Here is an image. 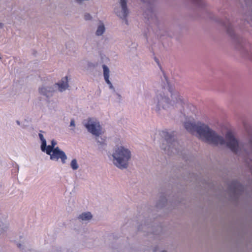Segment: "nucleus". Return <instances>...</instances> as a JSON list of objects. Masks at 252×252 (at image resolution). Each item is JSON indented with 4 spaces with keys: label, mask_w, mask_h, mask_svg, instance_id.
<instances>
[{
    "label": "nucleus",
    "mask_w": 252,
    "mask_h": 252,
    "mask_svg": "<svg viewBox=\"0 0 252 252\" xmlns=\"http://www.w3.org/2000/svg\"><path fill=\"white\" fill-rule=\"evenodd\" d=\"M54 91V89L51 86H44L39 89L40 94L47 97L51 96Z\"/></svg>",
    "instance_id": "f8f14e48"
},
{
    "label": "nucleus",
    "mask_w": 252,
    "mask_h": 252,
    "mask_svg": "<svg viewBox=\"0 0 252 252\" xmlns=\"http://www.w3.org/2000/svg\"><path fill=\"white\" fill-rule=\"evenodd\" d=\"M22 246V244H18V247H19V248H21Z\"/></svg>",
    "instance_id": "cd10ccee"
},
{
    "label": "nucleus",
    "mask_w": 252,
    "mask_h": 252,
    "mask_svg": "<svg viewBox=\"0 0 252 252\" xmlns=\"http://www.w3.org/2000/svg\"><path fill=\"white\" fill-rule=\"evenodd\" d=\"M227 33L231 37H234V44L237 50H240L242 54L246 57L252 60V49L249 44H245L242 40L235 35L233 28L231 24H229L226 28Z\"/></svg>",
    "instance_id": "39448f33"
},
{
    "label": "nucleus",
    "mask_w": 252,
    "mask_h": 252,
    "mask_svg": "<svg viewBox=\"0 0 252 252\" xmlns=\"http://www.w3.org/2000/svg\"><path fill=\"white\" fill-rule=\"evenodd\" d=\"M161 148L166 154L172 156L178 153L179 144L175 138L167 132H162Z\"/></svg>",
    "instance_id": "20e7f679"
},
{
    "label": "nucleus",
    "mask_w": 252,
    "mask_h": 252,
    "mask_svg": "<svg viewBox=\"0 0 252 252\" xmlns=\"http://www.w3.org/2000/svg\"><path fill=\"white\" fill-rule=\"evenodd\" d=\"M248 1H249V0H245V5L247 7L249 6V4H248Z\"/></svg>",
    "instance_id": "a878e982"
},
{
    "label": "nucleus",
    "mask_w": 252,
    "mask_h": 252,
    "mask_svg": "<svg viewBox=\"0 0 252 252\" xmlns=\"http://www.w3.org/2000/svg\"><path fill=\"white\" fill-rule=\"evenodd\" d=\"M154 18L155 19H156V16H155V15H154Z\"/></svg>",
    "instance_id": "7c9ffc66"
},
{
    "label": "nucleus",
    "mask_w": 252,
    "mask_h": 252,
    "mask_svg": "<svg viewBox=\"0 0 252 252\" xmlns=\"http://www.w3.org/2000/svg\"><path fill=\"white\" fill-rule=\"evenodd\" d=\"M105 30L106 29L104 24L100 22L95 32V35L98 36H101L105 32Z\"/></svg>",
    "instance_id": "f3484780"
},
{
    "label": "nucleus",
    "mask_w": 252,
    "mask_h": 252,
    "mask_svg": "<svg viewBox=\"0 0 252 252\" xmlns=\"http://www.w3.org/2000/svg\"><path fill=\"white\" fill-rule=\"evenodd\" d=\"M60 158L63 163H65L67 159V156L65 153L61 150L58 147H56L50 156V159L51 160H55L58 161Z\"/></svg>",
    "instance_id": "1a4fd4ad"
},
{
    "label": "nucleus",
    "mask_w": 252,
    "mask_h": 252,
    "mask_svg": "<svg viewBox=\"0 0 252 252\" xmlns=\"http://www.w3.org/2000/svg\"><path fill=\"white\" fill-rule=\"evenodd\" d=\"M102 68H103V69L104 78V80H105V82L109 86L110 89H111V90H113L114 92H115V89H114L112 84L111 83V82L109 80V72H110V71H109V68L105 64H103L102 65Z\"/></svg>",
    "instance_id": "9b49d317"
},
{
    "label": "nucleus",
    "mask_w": 252,
    "mask_h": 252,
    "mask_svg": "<svg viewBox=\"0 0 252 252\" xmlns=\"http://www.w3.org/2000/svg\"><path fill=\"white\" fill-rule=\"evenodd\" d=\"M4 24L2 23H0V29L3 28Z\"/></svg>",
    "instance_id": "bb28decb"
},
{
    "label": "nucleus",
    "mask_w": 252,
    "mask_h": 252,
    "mask_svg": "<svg viewBox=\"0 0 252 252\" xmlns=\"http://www.w3.org/2000/svg\"><path fill=\"white\" fill-rule=\"evenodd\" d=\"M95 136V139H96L97 143L98 144V145L99 146L102 147L103 145L105 144V139L99 137V136Z\"/></svg>",
    "instance_id": "412c9836"
},
{
    "label": "nucleus",
    "mask_w": 252,
    "mask_h": 252,
    "mask_svg": "<svg viewBox=\"0 0 252 252\" xmlns=\"http://www.w3.org/2000/svg\"><path fill=\"white\" fill-rule=\"evenodd\" d=\"M41 150L42 152H45L47 155H49L50 156L51 155H52V153H53L55 148H53L51 145L47 146V144H46L44 149H41Z\"/></svg>",
    "instance_id": "6ab92c4d"
},
{
    "label": "nucleus",
    "mask_w": 252,
    "mask_h": 252,
    "mask_svg": "<svg viewBox=\"0 0 252 252\" xmlns=\"http://www.w3.org/2000/svg\"><path fill=\"white\" fill-rule=\"evenodd\" d=\"M84 19L87 21L91 20L92 19V17L89 13H86L84 15Z\"/></svg>",
    "instance_id": "5701e85b"
},
{
    "label": "nucleus",
    "mask_w": 252,
    "mask_h": 252,
    "mask_svg": "<svg viewBox=\"0 0 252 252\" xmlns=\"http://www.w3.org/2000/svg\"><path fill=\"white\" fill-rule=\"evenodd\" d=\"M57 145V142L54 140H52V141H51V146L53 148H55V146Z\"/></svg>",
    "instance_id": "b1692460"
},
{
    "label": "nucleus",
    "mask_w": 252,
    "mask_h": 252,
    "mask_svg": "<svg viewBox=\"0 0 252 252\" xmlns=\"http://www.w3.org/2000/svg\"><path fill=\"white\" fill-rule=\"evenodd\" d=\"M199 123H200V122H186L185 123L184 126L187 130L193 133L195 132H197V127Z\"/></svg>",
    "instance_id": "9d476101"
},
{
    "label": "nucleus",
    "mask_w": 252,
    "mask_h": 252,
    "mask_svg": "<svg viewBox=\"0 0 252 252\" xmlns=\"http://www.w3.org/2000/svg\"><path fill=\"white\" fill-rule=\"evenodd\" d=\"M70 167L73 170H76L79 168V165L77 163L76 159H73L70 162Z\"/></svg>",
    "instance_id": "aec40b11"
},
{
    "label": "nucleus",
    "mask_w": 252,
    "mask_h": 252,
    "mask_svg": "<svg viewBox=\"0 0 252 252\" xmlns=\"http://www.w3.org/2000/svg\"><path fill=\"white\" fill-rule=\"evenodd\" d=\"M167 200L165 197H161L157 204V207L158 208H162L165 206L166 204L167 203Z\"/></svg>",
    "instance_id": "a211bd4d"
},
{
    "label": "nucleus",
    "mask_w": 252,
    "mask_h": 252,
    "mask_svg": "<svg viewBox=\"0 0 252 252\" xmlns=\"http://www.w3.org/2000/svg\"><path fill=\"white\" fill-rule=\"evenodd\" d=\"M185 100L180 93L174 88L168 86L165 88L157 90L153 98V105L155 111L159 114L167 110L171 106H182Z\"/></svg>",
    "instance_id": "f03ea898"
},
{
    "label": "nucleus",
    "mask_w": 252,
    "mask_h": 252,
    "mask_svg": "<svg viewBox=\"0 0 252 252\" xmlns=\"http://www.w3.org/2000/svg\"><path fill=\"white\" fill-rule=\"evenodd\" d=\"M93 218L92 214L90 212H84L80 214L77 219L80 221H88L90 220Z\"/></svg>",
    "instance_id": "2eb2a0df"
},
{
    "label": "nucleus",
    "mask_w": 252,
    "mask_h": 252,
    "mask_svg": "<svg viewBox=\"0 0 252 252\" xmlns=\"http://www.w3.org/2000/svg\"><path fill=\"white\" fill-rule=\"evenodd\" d=\"M17 124H18V125H19V124H20V123H19V122L18 121H17Z\"/></svg>",
    "instance_id": "c85d7f7f"
},
{
    "label": "nucleus",
    "mask_w": 252,
    "mask_h": 252,
    "mask_svg": "<svg viewBox=\"0 0 252 252\" xmlns=\"http://www.w3.org/2000/svg\"><path fill=\"white\" fill-rule=\"evenodd\" d=\"M142 1H144V0H142Z\"/></svg>",
    "instance_id": "2f4dec72"
},
{
    "label": "nucleus",
    "mask_w": 252,
    "mask_h": 252,
    "mask_svg": "<svg viewBox=\"0 0 252 252\" xmlns=\"http://www.w3.org/2000/svg\"><path fill=\"white\" fill-rule=\"evenodd\" d=\"M38 135H39V138L41 141V149H44V147L46 146V140L44 138L42 134L39 133Z\"/></svg>",
    "instance_id": "4be33fe9"
},
{
    "label": "nucleus",
    "mask_w": 252,
    "mask_h": 252,
    "mask_svg": "<svg viewBox=\"0 0 252 252\" xmlns=\"http://www.w3.org/2000/svg\"><path fill=\"white\" fill-rule=\"evenodd\" d=\"M112 156L114 165L119 169H125L128 167L132 154L130 149L120 145L114 148Z\"/></svg>",
    "instance_id": "7ed1b4c3"
},
{
    "label": "nucleus",
    "mask_w": 252,
    "mask_h": 252,
    "mask_svg": "<svg viewBox=\"0 0 252 252\" xmlns=\"http://www.w3.org/2000/svg\"><path fill=\"white\" fill-rule=\"evenodd\" d=\"M196 133L199 139L209 144L214 146L226 144L234 154L244 158L252 169L250 162H252V137L246 143H239L233 134L228 132L226 134L225 140L221 135L201 122L199 123L197 127Z\"/></svg>",
    "instance_id": "f257e3e1"
},
{
    "label": "nucleus",
    "mask_w": 252,
    "mask_h": 252,
    "mask_svg": "<svg viewBox=\"0 0 252 252\" xmlns=\"http://www.w3.org/2000/svg\"><path fill=\"white\" fill-rule=\"evenodd\" d=\"M167 252L166 251H162L161 252Z\"/></svg>",
    "instance_id": "c756f323"
},
{
    "label": "nucleus",
    "mask_w": 252,
    "mask_h": 252,
    "mask_svg": "<svg viewBox=\"0 0 252 252\" xmlns=\"http://www.w3.org/2000/svg\"><path fill=\"white\" fill-rule=\"evenodd\" d=\"M1 59V58L0 57V59Z\"/></svg>",
    "instance_id": "473e14b6"
},
{
    "label": "nucleus",
    "mask_w": 252,
    "mask_h": 252,
    "mask_svg": "<svg viewBox=\"0 0 252 252\" xmlns=\"http://www.w3.org/2000/svg\"><path fill=\"white\" fill-rule=\"evenodd\" d=\"M59 87V90L60 92L65 91L69 86L68 83L67 77H65L61 80V81L57 84Z\"/></svg>",
    "instance_id": "dca6fc26"
},
{
    "label": "nucleus",
    "mask_w": 252,
    "mask_h": 252,
    "mask_svg": "<svg viewBox=\"0 0 252 252\" xmlns=\"http://www.w3.org/2000/svg\"><path fill=\"white\" fill-rule=\"evenodd\" d=\"M75 126V121L74 120H71V122H70V126Z\"/></svg>",
    "instance_id": "393cba45"
},
{
    "label": "nucleus",
    "mask_w": 252,
    "mask_h": 252,
    "mask_svg": "<svg viewBox=\"0 0 252 252\" xmlns=\"http://www.w3.org/2000/svg\"><path fill=\"white\" fill-rule=\"evenodd\" d=\"M138 230L145 233L152 232V227L151 225L148 223L145 220H142L140 224L138 226Z\"/></svg>",
    "instance_id": "ddd939ff"
},
{
    "label": "nucleus",
    "mask_w": 252,
    "mask_h": 252,
    "mask_svg": "<svg viewBox=\"0 0 252 252\" xmlns=\"http://www.w3.org/2000/svg\"><path fill=\"white\" fill-rule=\"evenodd\" d=\"M114 12L120 18L124 20L126 24H128L126 17L129 11L127 6V0H119L118 5L114 8Z\"/></svg>",
    "instance_id": "423d86ee"
},
{
    "label": "nucleus",
    "mask_w": 252,
    "mask_h": 252,
    "mask_svg": "<svg viewBox=\"0 0 252 252\" xmlns=\"http://www.w3.org/2000/svg\"><path fill=\"white\" fill-rule=\"evenodd\" d=\"M248 4L249 11L244 15V19L248 23L252 24V0H249Z\"/></svg>",
    "instance_id": "4468645a"
},
{
    "label": "nucleus",
    "mask_w": 252,
    "mask_h": 252,
    "mask_svg": "<svg viewBox=\"0 0 252 252\" xmlns=\"http://www.w3.org/2000/svg\"><path fill=\"white\" fill-rule=\"evenodd\" d=\"M244 190V187L239 182L234 181L230 185L228 193L230 198L236 200Z\"/></svg>",
    "instance_id": "6e6552de"
},
{
    "label": "nucleus",
    "mask_w": 252,
    "mask_h": 252,
    "mask_svg": "<svg viewBox=\"0 0 252 252\" xmlns=\"http://www.w3.org/2000/svg\"><path fill=\"white\" fill-rule=\"evenodd\" d=\"M85 127L89 132L94 136H100L102 133L99 122L94 118H89L85 124Z\"/></svg>",
    "instance_id": "0eeeda50"
}]
</instances>
